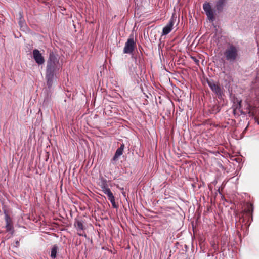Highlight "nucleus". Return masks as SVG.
<instances>
[{"label":"nucleus","instance_id":"obj_1","mask_svg":"<svg viewBox=\"0 0 259 259\" xmlns=\"http://www.w3.org/2000/svg\"><path fill=\"white\" fill-rule=\"evenodd\" d=\"M58 64L59 60L58 57L53 53H50L47 62L46 70V78L48 84H50L52 82L54 77L55 72L58 69Z\"/></svg>","mask_w":259,"mask_h":259},{"label":"nucleus","instance_id":"obj_2","mask_svg":"<svg viewBox=\"0 0 259 259\" xmlns=\"http://www.w3.org/2000/svg\"><path fill=\"white\" fill-rule=\"evenodd\" d=\"M224 55L226 60L230 62L235 61L239 56L238 48L233 44H229L224 52Z\"/></svg>","mask_w":259,"mask_h":259},{"label":"nucleus","instance_id":"obj_3","mask_svg":"<svg viewBox=\"0 0 259 259\" xmlns=\"http://www.w3.org/2000/svg\"><path fill=\"white\" fill-rule=\"evenodd\" d=\"M253 211V205L250 203H247L246 205V208L241 213V218L242 219L243 222L246 219L248 220V221H249L250 219H251V221L252 220Z\"/></svg>","mask_w":259,"mask_h":259},{"label":"nucleus","instance_id":"obj_4","mask_svg":"<svg viewBox=\"0 0 259 259\" xmlns=\"http://www.w3.org/2000/svg\"><path fill=\"white\" fill-rule=\"evenodd\" d=\"M5 219L6 221V232H9L11 235H13L14 233V228L13 227V223L12 219L9 215L7 210H4Z\"/></svg>","mask_w":259,"mask_h":259},{"label":"nucleus","instance_id":"obj_5","mask_svg":"<svg viewBox=\"0 0 259 259\" xmlns=\"http://www.w3.org/2000/svg\"><path fill=\"white\" fill-rule=\"evenodd\" d=\"M136 48V44L134 38H129L125 44L123 53L125 54H132Z\"/></svg>","mask_w":259,"mask_h":259},{"label":"nucleus","instance_id":"obj_6","mask_svg":"<svg viewBox=\"0 0 259 259\" xmlns=\"http://www.w3.org/2000/svg\"><path fill=\"white\" fill-rule=\"evenodd\" d=\"M203 8L208 19L213 22L215 20L214 11L211 8L210 4L209 3H205L203 5Z\"/></svg>","mask_w":259,"mask_h":259},{"label":"nucleus","instance_id":"obj_7","mask_svg":"<svg viewBox=\"0 0 259 259\" xmlns=\"http://www.w3.org/2000/svg\"><path fill=\"white\" fill-rule=\"evenodd\" d=\"M74 226L76 228L77 234L80 236H83L86 237L87 235L84 232L85 229V226L83 224V222L81 220L78 219H75Z\"/></svg>","mask_w":259,"mask_h":259},{"label":"nucleus","instance_id":"obj_8","mask_svg":"<svg viewBox=\"0 0 259 259\" xmlns=\"http://www.w3.org/2000/svg\"><path fill=\"white\" fill-rule=\"evenodd\" d=\"M207 83L211 90L218 96H221L222 92L218 83L215 82L213 80H207Z\"/></svg>","mask_w":259,"mask_h":259},{"label":"nucleus","instance_id":"obj_9","mask_svg":"<svg viewBox=\"0 0 259 259\" xmlns=\"http://www.w3.org/2000/svg\"><path fill=\"white\" fill-rule=\"evenodd\" d=\"M33 59L39 66L43 65L45 61L44 57L37 49L33 50Z\"/></svg>","mask_w":259,"mask_h":259},{"label":"nucleus","instance_id":"obj_10","mask_svg":"<svg viewBox=\"0 0 259 259\" xmlns=\"http://www.w3.org/2000/svg\"><path fill=\"white\" fill-rule=\"evenodd\" d=\"M174 25V20L171 18L168 24L163 28L162 30V35H166L168 34L172 29V27Z\"/></svg>","mask_w":259,"mask_h":259},{"label":"nucleus","instance_id":"obj_11","mask_svg":"<svg viewBox=\"0 0 259 259\" xmlns=\"http://www.w3.org/2000/svg\"><path fill=\"white\" fill-rule=\"evenodd\" d=\"M227 0H217L215 4V8L218 12H222Z\"/></svg>","mask_w":259,"mask_h":259},{"label":"nucleus","instance_id":"obj_12","mask_svg":"<svg viewBox=\"0 0 259 259\" xmlns=\"http://www.w3.org/2000/svg\"><path fill=\"white\" fill-rule=\"evenodd\" d=\"M123 150L119 149V148L116 150L115 155L112 159V161H116L118 158L123 154Z\"/></svg>","mask_w":259,"mask_h":259},{"label":"nucleus","instance_id":"obj_13","mask_svg":"<svg viewBox=\"0 0 259 259\" xmlns=\"http://www.w3.org/2000/svg\"><path fill=\"white\" fill-rule=\"evenodd\" d=\"M58 247L56 245H54L51 250V257L52 258H55L56 257L57 250Z\"/></svg>","mask_w":259,"mask_h":259},{"label":"nucleus","instance_id":"obj_14","mask_svg":"<svg viewBox=\"0 0 259 259\" xmlns=\"http://www.w3.org/2000/svg\"><path fill=\"white\" fill-rule=\"evenodd\" d=\"M18 23L21 28H22L24 26L25 23L23 21V19L22 17V15L20 13H19V20L18 21Z\"/></svg>","mask_w":259,"mask_h":259},{"label":"nucleus","instance_id":"obj_15","mask_svg":"<svg viewBox=\"0 0 259 259\" xmlns=\"http://www.w3.org/2000/svg\"><path fill=\"white\" fill-rule=\"evenodd\" d=\"M220 110L221 107L218 105H215L213 106L212 110L213 113H218L220 111Z\"/></svg>","mask_w":259,"mask_h":259},{"label":"nucleus","instance_id":"obj_16","mask_svg":"<svg viewBox=\"0 0 259 259\" xmlns=\"http://www.w3.org/2000/svg\"><path fill=\"white\" fill-rule=\"evenodd\" d=\"M106 195H107L109 200L115 198L111 190L108 192Z\"/></svg>","mask_w":259,"mask_h":259},{"label":"nucleus","instance_id":"obj_17","mask_svg":"<svg viewBox=\"0 0 259 259\" xmlns=\"http://www.w3.org/2000/svg\"><path fill=\"white\" fill-rule=\"evenodd\" d=\"M101 188H102V191L104 190H105V189L108 188V186L107 184L106 183H103L102 184V185H101Z\"/></svg>","mask_w":259,"mask_h":259},{"label":"nucleus","instance_id":"obj_18","mask_svg":"<svg viewBox=\"0 0 259 259\" xmlns=\"http://www.w3.org/2000/svg\"><path fill=\"white\" fill-rule=\"evenodd\" d=\"M110 201L112 203V206L114 208H116L117 207V206H116V203H115V198L112 199L110 200Z\"/></svg>","mask_w":259,"mask_h":259},{"label":"nucleus","instance_id":"obj_19","mask_svg":"<svg viewBox=\"0 0 259 259\" xmlns=\"http://www.w3.org/2000/svg\"><path fill=\"white\" fill-rule=\"evenodd\" d=\"M109 191H110V189L108 188L105 190H104L103 191V192L105 194H107V193H108V192H109Z\"/></svg>","mask_w":259,"mask_h":259},{"label":"nucleus","instance_id":"obj_20","mask_svg":"<svg viewBox=\"0 0 259 259\" xmlns=\"http://www.w3.org/2000/svg\"><path fill=\"white\" fill-rule=\"evenodd\" d=\"M119 148L123 150L124 149V144L123 143L121 144Z\"/></svg>","mask_w":259,"mask_h":259},{"label":"nucleus","instance_id":"obj_21","mask_svg":"<svg viewBox=\"0 0 259 259\" xmlns=\"http://www.w3.org/2000/svg\"><path fill=\"white\" fill-rule=\"evenodd\" d=\"M193 60L198 64L199 62V61L195 57H192Z\"/></svg>","mask_w":259,"mask_h":259},{"label":"nucleus","instance_id":"obj_22","mask_svg":"<svg viewBox=\"0 0 259 259\" xmlns=\"http://www.w3.org/2000/svg\"><path fill=\"white\" fill-rule=\"evenodd\" d=\"M19 246V241H15V246L17 247Z\"/></svg>","mask_w":259,"mask_h":259},{"label":"nucleus","instance_id":"obj_23","mask_svg":"<svg viewBox=\"0 0 259 259\" xmlns=\"http://www.w3.org/2000/svg\"><path fill=\"white\" fill-rule=\"evenodd\" d=\"M30 55L31 57H32V55L31 54V52H30Z\"/></svg>","mask_w":259,"mask_h":259},{"label":"nucleus","instance_id":"obj_24","mask_svg":"<svg viewBox=\"0 0 259 259\" xmlns=\"http://www.w3.org/2000/svg\"><path fill=\"white\" fill-rule=\"evenodd\" d=\"M2 233V232L0 231V233Z\"/></svg>","mask_w":259,"mask_h":259},{"label":"nucleus","instance_id":"obj_25","mask_svg":"<svg viewBox=\"0 0 259 259\" xmlns=\"http://www.w3.org/2000/svg\"><path fill=\"white\" fill-rule=\"evenodd\" d=\"M258 124H259V121H258Z\"/></svg>","mask_w":259,"mask_h":259}]
</instances>
